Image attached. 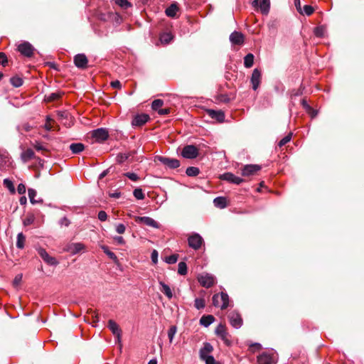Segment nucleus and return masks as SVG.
Wrapping results in <instances>:
<instances>
[{
  "instance_id": "1",
  "label": "nucleus",
  "mask_w": 364,
  "mask_h": 364,
  "mask_svg": "<svg viewBox=\"0 0 364 364\" xmlns=\"http://www.w3.org/2000/svg\"><path fill=\"white\" fill-rule=\"evenodd\" d=\"M213 304L215 307H220L222 310L225 309L229 306V296L227 293L214 294L213 296Z\"/></svg>"
},
{
  "instance_id": "2",
  "label": "nucleus",
  "mask_w": 364,
  "mask_h": 364,
  "mask_svg": "<svg viewBox=\"0 0 364 364\" xmlns=\"http://www.w3.org/2000/svg\"><path fill=\"white\" fill-rule=\"evenodd\" d=\"M215 333L224 342L226 346H229L231 345V341H230V334L228 332L225 325L220 323L216 327Z\"/></svg>"
},
{
  "instance_id": "3",
  "label": "nucleus",
  "mask_w": 364,
  "mask_h": 364,
  "mask_svg": "<svg viewBox=\"0 0 364 364\" xmlns=\"http://www.w3.org/2000/svg\"><path fill=\"white\" fill-rule=\"evenodd\" d=\"M17 50L24 57L31 58L35 50L34 47L28 41H23L18 46Z\"/></svg>"
},
{
  "instance_id": "4",
  "label": "nucleus",
  "mask_w": 364,
  "mask_h": 364,
  "mask_svg": "<svg viewBox=\"0 0 364 364\" xmlns=\"http://www.w3.org/2000/svg\"><path fill=\"white\" fill-rule=\"evenodd\" d=\"M181 156L185 159H196L198 156V149L194 145H186L182 149Z\"/></svg>"
},
{
  "instance_id": "5",
  "label": "nucleus",
  "mask_w": 364,
  "mask_h": 364,
  "mask_svg": "<svg viewBox=\"0 0 364 364\" xmlns=\"http://www.w3.org/2000/svg\"><path fill=\"white\" fill-rule=\"evenodd\" d=\"M157 160L170 169L177 168L181 165L179 160L166 156H159Z\"/></svg>"
},
{
  "instance_id": "6",
  "label": "nucleus",
  "mask_w": 364,
  "mask_h": 364,
  "mask_svg": "<svg viewBox=\"0 0 364 364\" xmlns=\"http://www.w3.org/2000/svg\"><path fill=\"white\" fill-rule=\"evenodd\" d=\"M188 242L190 247L197 250L201 247L204 241L198 233H193L188 237Z\"/></svg>"
},
{
  "instance_id": "7",
  "label": "nucleus",
  "mask_w": 364,
  "mask_h": 364,
  "mask_svg": "<svg viewBox=\"0 0 364 364\" xmlns=\"http://www.w3.org/2000/svg\"><path fill=\"white\" fill-rule=\"evenodd\" d=\"M37 252L47 264L50 266H57L58 264V260L55 257L49 255L45 249L39 247L37 249Z\"/></svg>"
},
{
  "instance_id": "8",
  "label": "nucleus",
  "mask_w": 364,
  "mask_h": 364,
  "mask_svg": "<svg viewBox=\"0 0 364 364\" xmlns=\"http://www.w3.org/2000/svg\"><path fill=\"white\" fill-rule=\"evenodd\" d=\"M134 220L136 223H143L147 226L156 229H159L161 227L158 222L148 216H135Z\"/></svg>"
},
{
  "instance_id": "9",
  "label": "nucleus",
  "mask_w": 364,
  "mask_h": 364,
  "mask_svg": "<svg viewBox=\"0 0 364 364\" xmlns=\"http://www.w3.org/2000/svg\"><path fill=\"white\" fill-rule=\"evenodd\" d=\"M228 319L230 321V323L232 327L235 328H240L242 325V319L241 318V316L240 314L236 311H232L229 313Z\"/></svg>"
},
{
  "instance_id": "10",
  "label": "nucleus",
  "mask_w": 364,
  "mask_h": 364,
  "mask_svg": "<svg viewBox=\"0 0 364 364\" xmlns=\"http://www.w3.org/2000/svg\"><path fill=\"white\" fill-rule=\"evenodd\" d=\"M92 137L97 142H103L108 139L109 133L105 128H98L92 132Z\"/></svg>"
},
{
  "instance_id": "11",
  "label": "nucleus",
  "mask_w": 364,
  "mask_h": 364,
  "mask_svg": "<svg viewBox=\"0 0 364 364\" xmlns=\"http://www.w3.org/2000/svg\"><path fill=\"white\" fill-rule=\"evenodd\" d=\"M198 282L203 287L209 288L215 283V278L212 274H205L198 277Z\"/></svg>"
},
{
  "instance_id": "12",
  "label": "nucleus",
  "mask_w": 364,
  "mask_h": 364,
  "mask_svg": "<svg viewBox=\"0 0 364 364\" xmlns=\"http://www.w3.org/2000/svg\"><path fill=\"white\" fill-rule=\"evenodd\" d=\"M252 4L255 8H259L263 14H267L269 11V0H254Z\"/></svg>"
},
{
  "instance_id": "13",
  "label": "nucleus",
  "mask_w": 364,
  "mask_h": 364,
  "mask_svg": "<svg viewBox=\"0 0 364 364\" xmlns=\"http://www.w3.org/2000/svg\"><path fill=\"white\" fill-rule=\"evenodd\" d=\"M261 71L258 68H255L252 71L250 82L254 90H257L261 82Z\"/></svg>"
},
{
  "instance_id": "14",
  "label": "nucleus",
  "mask_w": 364,
  "mask_h": 364,
  "mask_svg": "<svg viewBox=\"0 0 364 364\" xmlns=\"http://www.w3.org/2000/svg\"><path fill=\"white\" fill-rule=\"evenodd\" d=\"M220 178L222 180L227 181L230 183L237 185H239L244 181V180L242 178L236 176L235 175L230 172H227L222 174Z\"/></svg>"
},
{
  "instance_id": "15",
  "label": "nucleus",
  "mask_w": 364,
  "mask_h": 364,
  "mask_svg": "<svg viewBox=\"0 0 364 364\" xmlns=\"http://www.w3.org/2000/svg\"><path fill=\"white\" fill-rule=\"evenodd\" d=\"M261 169L259 165L247 164L245 165L242 169V175L244 176H250L254 175L255 173Z\"/></svg>"
},
{
  "instance_id": "16",
  "label": "nucleus",
  "mask_w": 364,
  "mask_h": 364,
  "mask_svg": "<svg viewBox=\"0 0 364 364\" xmlns=\"http://www.w3.org/2000/svg\"><path fill=\"white\" fill-rule=\"evenodd\" d=\"M149 119V116L146 114H136L132 119V124L134 127H141L145 124Z\"/></svg>"
},
{
  "instance_id": "17",
  "label": "nucleus",
  "mask_w": 364,
  "mask_h": 364,
  "mask_svg": "<svg viewBox=\"0 0 364 364\" xmlns=\"http://www.w3.org/2000/svg\"><path fill=\"white\" fill-rule=\"evenodd\" d=\"M88 63V60L86 55L83 53L77 54L74 57V63L75 65L81 69H84L87 67Z\"/></svg>"
},
{
  "instance_id": "18",
  "label": "nucleus",
  "mask_w": 364,
  "mask_h": 364,
  "mask_svg": "<svg viewBox=\"0 0 364 364\" xmlns=\"http://www.w3.org/2000/svg\"><path fill=\"white\" fill-rule=\"evenodd\" d=\"M274 359L272 355L267 353L263 352L257 356V364H273Z\"/></svg>"
},
{
  "instance_id": "19",
  "label": "nucleus",
  "mask_w": 364,
  "mask_h": 364,
  "mask_svg": "<svg viewBox=\"0 0 364 364\" xmlns=\"http://www.w3.org/2000/svg\"><path fill=\"white\" fill-rule=\"evenodd\" d=\"M207 112L209 117L218 122H223L225 121V114L221 110L208 109Z\"/></svg>"
},
{
  "instance_id": "20",
  "label": "nucleus",
  "mask_w": 364,
  "mask_h": 364,
  "mask_svg": "<svg viewBox=\"0 0 364 364\" xmlns=\"http://www.w3.org/2000/svg\"><path fill=\"white\" fill-rule=\"evenodd\" d=\"M230 41L234 45H242L244 42V36L240 32L234 31L230 36Z\"/></svg>"
},
{
  "instance_id": "21",
  "label": "nucleus",
  "mask_w": 364,
  "mask_h": 364,
  "mask_svg": "<svg viewBox=\"0 0 364 364\" xmlns=\"http://www.w3.org/2000/svg\"><path fill=\"white\" fill-rule=\"evenodd\" d=\"M108 328L112 333L117 336L118 341L120 340L122 331L119 328V325L113 320H109Z\"/></svg>"
},
{
  "instance_id": "22",
  "label": "nucleus",
  "mask_w": 364,
  "mask_h": 364,
  "mask_svg": "<svg viewBox=\"0 0 364 364\" xmlns=\"http://www.w3.org/2000/svg\"><path fill=\"white\" fill-rule=\"evenodd\" d=\"M213 350V347L210 343H204L203 346L199 351L200 358H204L206 356L210 355V353Z\"/></svg>"
},
{
  "instance_id": "23",
  "label": "nucleus",
  "mask_w": 364,
  "mask_h": 364,
  "mask_svg": "<svg viewBox=\"0 0 364 364\" xmlns=\"http://www.w3.org/2000/svg\"><path fill=\"white\" fill-rule=\"evenodd\" d=\"M85 249V245L81 242L72 243L68 246V250L72 255H76Z\"/></svg>"
},
{
  "instance_id": "24",
  "label": "nucleus",
  "mask_w": 364,
  "mask_h": 364,
  "mask_svg": "<svg viewBox=\"0 0 364 364\" xmlns=\"http://www.w3.org/2000/svg\"><path fill=\"white\" fill-rule=\"evenodd\" d=\"M215 321V317L213 315H203L200 319V324L204 327H208Z\"/></svg>"
},
{
  "instance_id": "25",
  "label": "nucleus",
  "mask_w": 364,
  "mask_h": 364,
  "mask_svg": "<svg viewBox=\"0 0 364 364\" xmlns=\"http://www.w3.org/2000/svg\"><path fill=\"white\" fill-rule=\"evenodd\" d=\"M160 291L164 294L169 299L173 297V293L170 287L162 281H159Z\"/></svg>"
},
{
  "instance_id": "26",
  "label": "nucleus",
  "mask_w": 364,
  "mask_h": 364,
  "mask_svg": "<svg viewBox=\"0 0 364 364\" xmlns=\"http://www.w3.org/2000/svg\"><path fill=\"white\" fill-rule=\"evenodd\" d=\"M10 157L6 152H0V169L5 168L11 164Z\"/></svg>"
},
{
  "instance_id": "27",
  "label": "nucleus",
  "mask_w": 364,
  "mask_h": 364,
  "mask_svg": "<svg viewBox=\"0 0 364 364\" xmlns=\"http://www.w3.org/2000/svg\"><path fill=\"white\" fill-rule=\"evenodd\" d=\"M35 156L34 151L31 149H28L23 151L21 155V160L26 163L33 159Z\"/></svg>"
},
{
  "instance_id": "28",
  "label": "nucleus",
  "mask_w": 364,
  "mask_h": 364,
  "mask_svg": "<svg viewBox=\"0 0 364 364\" xmlns=\"http://www.w3.org/2000/svg\"><path fill=\"white\" fill-rule=\"evenodd\" d=\"M178 8L176 4H172L165 11L166 15L168 17L174 18L176 16V12Z\"/></svg>"
},
{
  "instance_id": "29",
  "label": "nucleus",
  "mask_w": 364,
  "mask_h": 364,
  "mask_svg": "<svg viewBox=\"0 0 364 364\" xmlns=\"http://www.w3.org/2000/svg\"><path fill=\"white\" fill-rule=\"evenodd\" d=\"M214 205L219 208H225L227 206L226 198L218 196L213 200Z\"/></svg>"
},
{
  "instance_id": "30",
  "label": "nucleus",
  "mask_w": 364,
  "mask_h": 364,
  "mask_svg": "<svg viewBox=\"0 0 364 364\" xmlns=\"http://www.w3.org/2000/svg\"><path fill=\"white\" fill-rule=\"evenodd\" d=\"M85 149V146L82 143H73L70 145V149L73 154H79Z\"/></svg>"
},
{
  "instance_id": "31",
  "label": "nucleus",
  "mask_w": 364,
  "mask_h": 364,
  "mask_svg": "<svg viewBox=\"0 0 364 364\" xmlns=\"http://www.w3.org/2000/svg\"><path fill=\"white\" fill-rule=\"evenodd\" d=\"M255 56L252 53L247 54L244 58V66L247 68H251L254 64Z\"/></svg>"
},
{
  "instance_id": "32",
  "label": "nucleus",
  "mask_w": 364,
  "mask_h": 364,
  "mask_svg": "<svg viewBox=\"0 0 364 364\" xmlns=\"http://www.w3.org/2000/svg\"><path fill=\"white\" fill-rule=\"evenodd\" d=\"M326 32V26L324 25H321L316 26L314 30V33L316 37L322 38L325 36Z\"/></svg>"
},
{
  "instance_id": "33",
  "label": "nucleus",
  "mask_w": 364,
  "mask_h": 364,
  "mask_svg": "<svg viewBox=\"0 0 364 364\" xmlns=\"http://www.w3.org/2000/svg\"><path fill=\"white\" fill-rule=\"evenodd\" d=\"M28 198H29L30 202L32 204H36V203H41L43 201L42 200H36L35 199V197L37 195V192H36V191L35 189L28 188Z\"/></svg>"
},
{
  "instance_id": "34",
  "label": "nucleus",
  "mask_w": 364,
  "mask_h": 364,
  "mask_svg": "<svg viewBox=\"0 0 364 364\" xmlns=\"http://www.w3.org/2000/svg\"><path fill=\"white\" fill-rule=\"evenodd\" d=\"M10 82L14 87H19L23 85V80L21 77L15 75L10 78Z\"/></svg>"
},
{
  "instance_id": "35",
  "label": "nucleus",
  "mask_w": 364,
  "mask_h": 364,
  "mask_svg": "<svg viewBox=\"0 0 364 364\" xmlns=\"http://www.w3.org/2000/svg\"><path fill=\"white\" fill-rule=\"evenodd\" d=\"M173 35L171 33H164L160 36V41L164 44H168L173 40Z\"/></svg>"
},
{
  "instance_id": "36",
  "label": "nucleus",
  "mask_w": 364,
  "mask_h": 364,
  "mask_svg": "<svg viewBox=\"0 0 364 364\" xmlns=\"http://www.w3.org/2000/svg\"><path fill=\"white\" fill-rule=\"evenodd\" d=\"M186 173L188 176L194 177L200 173V170L197 167L190 166L186 168Z\"/></svg>"
},
{
  "instance_id": "37",
  "label": "nucleus",
  "mask_w": 364,
  "mask_h": 364,
  "mask_svg": "<svg viewBox=\"0 0 364 364\" xmlns=\"http://www.w3.org/2000/svg\"><path fill=\"white\" fill-rule=\"evenodd\" d=\"M36 220V217L33 213H28L26 218L23 220V224L24 226H28L32 225Z\"/></svg>"
},
{
  "instance_id": "38",
  "label": "nucleus",
  "mask_w": 364,
  "mask_h": 364,
  "mask_svg": "<svg viewBox=\"0 0 364 364\" xmlns=\"http://www.w3.org/2000/svg\"><path fill=\"white\" fill-rule=\"evenodd\" d=\"M26 237L22 232L17 235L16 247L18 249H23L24 247Z\"/></svg>"
},
{
  "instance_id": "39",
  "label": "nucleus",
  "mask_w": 364,
  "mask_h": 364,
  "mask_svg": "<svg viewBox=\"0 0 364 364\" xmlns=\"http://www.w3.org/2000/svg\"><path fill=\"white\" fill-rule=\"evenodd\" d=\"M115 4L123 9H127L132 6V4L127 0H114Z\"/></svg>"
},
{
  "instance_id": "40",
  "label": "nucleus",
  "mask_w": 364,
  "mask_h": 364,
  "mask_svg": "<svg viewBox=\"0 0 364 364\" xmlns=\"http://www.w3.org/2000/svg\"><path fill=\"white\" fill-rule=\"evenodd\" d=\"M178 273L180 275H186L187 274V265L184 262H180L178 264Z\"/></svg>"
},
{
  "instance_id": "41",
  "label": "nucleus",
  "mask_w": 364,
  "mask_h": 364,
  "mask_svg": "<svg viewBox=\"0 0 364 364\" xmlns=\"http://www.w3.org/2000/svg\"><path fill=\"white\" fill-rule=\"evenodd\" d=\"M102 249L105 254H106L109 257V258H110L113 261H116L117 259L116 255L113 252L110 251L108 247L104 245L102 246Z\"/></svg>"
},
{
  "instance_id": "42",
  "label": "nucleus",
  "mask_w": 364,
  "mask_h": 364,
  "mask_svg": "<svg viewBox=\"0 0 364 364\" xmlns=\"http://www.w3.org/2000/svg\"><path fill=\"white\" fill-rule=\"evenodd\" d=\"M164 105V101L160 99L154 100L151 103V108L154 111H158Z\"/></svg>"
},
{
  "instance_id": "43",
  "label": "nucleus",
  "mask_w": 364,
  "mask_h": 364,
  "mask_svg": "<svg viewBox=\"0 0 364 364\" xmlns=\"http://www.w3.org/2000/svg\"><path fill=\"white\" fill-rule=\"evenodd\" d=\"M205 300L202 298H196L194 301V306L200 310L205 307Z\"/></svg>"
},
{
  "instance_id": "44",
  "label": "nucleus",
  "mask_w": 364,
  "mask_h": 364,
  "mask_svg": "<svg viewBox=\"0 0 364 364\" xmlns=\"http://www.w3.org/2000/svg\"><path fill=\"white\" fill-rule=\"evenodd\" d=\"M3 183L5 186V187L7 188L11 193H15V188H14V183L9 178L4 179Z\"/></svg>"
},
{
  "instance_id": "45",
  "label": "nucleus",
  "mask_w": 364,
  "mask_h": 364,
  "mask_svg": "<svg viewBox=\"0 0 364 364\" xmlns=\"http://www.w3.org/2000/svg\"><path fill=\"white\" fill-rule=\"evenodd\" d=\"M16 129L18 132L22 134V132H29L31 129V126L28 123H23L18 125Z\"/></svg>"
},
{
  "instance_id": "46",
  "label": "nucleus",
  "mask_w": 364,
  "mask_h": 364,
  "mask_svg": "<svg viewBox=\"0 0 364 364\" xmlns=\"http://www.w3.org/2000/svg\"><path fill=\"white\" fill-rule=\"evenodd\" d=\"M177 328L176 326H171L168 331V337L169 342L172 343L175 334L176 333Z\"/></svg>"
},
{
  "instance_id": "47",
  "label": "nucleus",
  "mask_w": 364,
  "mask_h": 364,
  "mask_svg": "<svg viewBox=\"0 0 364 364\" xmlns=\"http://www.w3.org/2000/svg\"><path fill=\"white\" fill-rule=\"evenodd\" d=\"M133 195L137 200H143L145 197L142 189L139 188H135L134 190Z\"/></svg>"
},
{
  "instance_id": "48",
  "label": "nucleus",
  "mask_w": 364,
  "mask_h": 364,
  "mask_svg": "<svg viewBox=\"0 0 364 364\" xmlns=\"http://www.w3.org/2000/svg\"><path fill=\"white\" fill-rule=\"evenodd\" d=\"M291 133H289L287 136H285L284 138H282L278 143V146L279 147H282L287 144L288 142L291 141Z\"/></svg>"
},
{
  "instance_id": "49",
  "label": "nucleus",
  "mask_w": 364,
  "mask_h": 364,
  "mask_svg": "<svg viewBox=\"0 0 364 364\" xmlns=\"http://www.w3.org/2000/svg\"><path fill=\"white\" fill-rule=\"evenodd\" d=\"M304 87L301 85L298 90H293L291 92V97H298L303 95Z\"/></svg>"
},
{
  "instance_id": "50",
  "label": "nucleus",
  "mask_w": 364,
  "mask_h": 364,
  "mask_svg": "<svg viewBox=\"0 0 364 364\" xmlns=\"http://www.w3.org/2000/svg\"><path fill=\"white\" fill-rule=\"evenodd\" d=\"M314 11V9L310 5H305L303 7L302 14H306V16L311 15Z\"/></svg>"
},
{
  "instance_id": "51",
  "label": "nucleus",
  "mask_w": 364,
  "mask_h": 364,
  "mask_svg": "<svg viewBox=\"0 0 364 364\" xmlns=\"http://www.w3.org/2000/svg\"><path fill=\"white\" fill-rule=\"evenodd\" d=\"M205 361V364H220L219 362L216 361L213 355L206 356L201 359Z\"/></svg>"
},
{
  "instance_id": "52",
  "label": "nucleus",
  "mask_w": 364,
  "mask_h": 364,
  "mask_svg": "<svg viewBox=\"0 0 364 364\" xmlns=\"http://www.w3.org/2000/svg\"><path fill=\"white\" fill-rule=\"evenodd\" d=\"M178 260V255H171L166 257L165 262L169 264H175Z\"/></svg>"
},
{
  "instance_id": "53",
  "label": "nucleus",
  "mask_w": 364,
  "mask_h": 364,
  "mask_svg": "<svg viewBox=\"0 0 364 364\" xmlns=\"http://www.w3.org/2000/svg\"><path fill=\"white\" fill-rule=\"evenodd\" d=\"M124 176L127 177L132 181H136L139 178L138 175L133 172H127V173H124Z\"/></svg>"
},
{
  "instance_id": "54",
  "label": "nucleus",
  "mask_w": 364,
  "mask_h": 364,
  "mask_svg": "<svg viewBox=\"0 0 364 364\" xmlns=\"http://www.w3.org/2000/svg\"><path fill=\"white\" fill-rule=\"evenodd\" d=\"M115 230L118 234H124L126 230V227L122 223H119L115 226Z\"/></svg>"
},
{
  "instance_id": "55",
  "label": "nucleus",
  "mask_w": 364,
  "mask_h": 364,
  "mask_svg": "<svg viewBox=\"0 0 364 364\" xmlns=\"http://www.w3.org/2000/svg\"><path fill=\"white\" fill-rule=\"evenodd\" d=\"M58 223L60 226L68 227L71 223L70 220L65 216L59 220Z\"/></svg>"
},
{
  "instance_id": "56",
  "label": "nucleus",
  "mask_w": 364,
  "mask_h": 364,
  "mask_svg": "<svg viewBox=\"0 0 364 364\" xmlns=\"http://www.w3.org/2000/svg\"><path fill=\"white\" fill-rule=\"evenodd\" d=\"M8 63L7 56L4 53H0V65L5 66Z\"/></svg>"
},
{
  "instance_id": "57",
  "label": "nucleus",
  "mask_w": 364,
  "mask_h": 364,
  "mask_svg": "<svg viewBox=\"0 0 364 364\" xmlns=\"http://www.w3.org/2000/svg\"><path fill=\"white\" fill-rule=\"evenodd\" d=\"M98 219L100 221H105L107 219V214L104 210H100L97 215Z\"/></svg>"
},
{
  "instance_id": "58",
  "label": "nucleus",
  "mask_w": 364,
  "mask_h": 364,
  "mask_svg": "<svg viewBox=\"0 0 364 364\" xmlns=\"http://www.w3.org/2000/svg\"><path fill=\"white\" fill-rule=\"evenodd\" d=\"M301 104L302 107L306 109V111L310 112L311 110H312V107L308 104L307 101L305 99L301 100Z\"/></svg>"
},
{
  "instance_id": "59",
  "label": "nucleus",
  "mask_w": 364,
  "mask_h": 364,
  "mask_svg": "<svg viewBox=\"0 0 364 364\" xmlns=\"http://www.w3.org/2000/svg\"><path fill=\"white\" fill-rule=\"evenodd\" d=\"M18 194L23 195L26 193V186L23 183H19L17 186Z\"/></svg>"
},
{
  "instance_id": "60",
  "label": "nucleus",
  "mask_w": 364,
  "mask_h": 364,
  "mask_svg": "<svg viewBox=\"0 0 364 364\" xmlns=\"http://www.w3.org/2000/svg\"><path fill=\"white\" fill-rule=\"evenodd\" d=\"M151 259L154 264H156L158 262V252L156 250H153L151 255Z\"/></svg>"
},
{
  "instance_id": "61",
  "label": "nucleus",
  "mask_w": 364,
  "mask_h": 364,
  "mask_svg": "<svg viewBox=\"0 0 364 364\" xmlns=\"http://www.w3.org/2000/svg\"><path fill=\"white\" fill-rule=\"evenodd\" d=\"M111 86L113 88L120 90L122 88V83L119 80H114L111 82Z\"/></svg>"
},
{
  "instance_id": "62",
  "label": "nucleus",
  "mask_w": 364,
  "mask_h": 364,
  "mask_svg": "<svg viewBox=\"0 0 364 364\" xmlns=\"http://www.w3.org/2000/svg\"><path fill=\"white\" fill-rule=\"evenodd\" d=\"M157 112L160 115H167L170 113V108H160Z\"/></svg>"
},
{
  "instance_id": "63",
  "label": "nucleus",
  "mask_w": 364,
  "mask_h": 364,
  "mask_svg": "<svg viewBox=\"0 0 364 364\" xmlns=\"http://www.w3.org/2000/svg\"><path fill=\"white\" fill-rule=\"evenodd\" d=\"M128 156L125 154H121L117 156V161L119 162V163H122L124 161H125L126 160L128 159Z\"/></svg>"
},
{
  "instance_id": "64",
  "label": "nucleus",
  "mask_w": 364,
  "mask_h": 364,
  "mask_svg": "<svg viewBox=\"0 0 364 364\" xmlns=\"http://www.w3.org/2000/svg\"><path fill=\"white\" fill-rule=\"evenodd\" d=\"M34 148L37 150V151H45L46 150V147L41 144V143H38L37 142L35 145H34Z\"/></svg>"
}]
</instances>
